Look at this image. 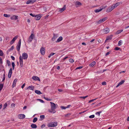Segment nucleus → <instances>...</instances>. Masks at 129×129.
<instances>
[{
    "label": "nucleus",
    "mask_w": 129,
    "mask_h": 129,
    "mask_svg": "<svg viewBox=\"0 0 129 129\" xmlns=\"http://www.w3.org/2000/svg\"><path fill=\"white\" fill-rule=\"evenodd\" d=\"M114 9L112 6L111 5L106 10V12L109 13L111 12Z\"/></svg>",
    "instance_id": "nucleus-7"
},
{
    "label": "nucleus",
    "mask_w": 129,
    "mask_h": 129,
    "mask_svg": "<svg viewBox=\"0 0 129 129\" xmlns=\"http://www.w3.org/2000/svg\"><path fill=\"white\" fill-rule=\"evenodd\" d=\"M111 38L110 37H109L107 38L106 39L105 41H106V40H111Z\"/></svg>",
    "instance_id": "nucleus-47"
},
{
    "label": "nucleus",
    "mask_w": 129,
    "mask_h": 129,
    "mask_svg": "<svg viewBox=\"0 0 129 129\" xmlns=\"http://www.w3.org/2000/svg\"><path fill=\"white\" fill-rule=\"evenodd\" d=\"M75 5L76 7H78L81 5L82 4L80 2L77 1L75 3Z\"/></svg>",
    "instance_id": "nucleus-21"
},
{
    "label": "nucleus",
    "mask_w": 129,
    "mask_h": 129,
    "mask_svg": "<svg viewBox=\"0 0 129 129\" xmlns=\"http://www.w3.org/2000/svg\"><path fill=\"white\" fill-rule=\"evenodd\" d=\"M34 88V86H29L27 88V89H29L30 90H33Z\"/></svg>",
    "instance_id": "nucleus-25"
},
{
    "label": "nucleus",
    "mask_w": 129,
    "mask_h": 129,
    "mask_svg": "<svg viewBox=\"0 0 129 129\" xmlns=\"http://www.w3.org/2000/svg\"><path fill=\"white\" fill-rule=\"evenodd\" d=\"M19 62L21 67H22L23 65V60L21 56L19 57Z\"/></svg>",
    "instance_id": "nucleus-9"
},
{
    "label": "nucleus",
    "mask_w": 129,
    "mask_h": 129,
    "mask_svg": "<svg viewBox=\"0 0 129 129\" xmlns=\"http://www.w3.org/2000/svg\"><path fill=\"white\" fill-rule=\"evenodd\" d=\"M18 36H16L12 40V41L10 42V44L11 45L13 44L15 41L17 39Z\"/></svg>",
    "instance_id": "nucleus-13"
},
{
    "label": "nucleus",
    "mask_w": 129,
    "mask_h": 129,
    "mask_svg": "<svg viewBox=\"0 0 129 129\" xmlns=\"http://www.w3.org/2000/svg\"><path fill=\"white\" fill-rule=\"evenodd\" d=\"M94 115H92L90 116L89 117L90 118H93L94 117Z\"/></svg>",
    "instance_id": "nucleus-42"
},
{
    "label": "nucleus",
    "mask_w": 129,
    "mask_h": 129,
    "mask_svg": "<svg viewBox=\"0 0 129 129\" xmlns=\"http://www.w3.org/2000/svg\"><path fill=\"white\" fill-rule=\"evenodd\" d=\"M71 106L70 105H69L67 106L66 107L67 108H69Z\"/></svg>",
    "instance_id": "nucleus-63"
},
{
    "label": "nucleus",
    "mask_w": 129,
    "mask_h": 129,
    "mask_svg": "<svg viewBox=\"0 0 129 129\" xmlns=\"http://www.w3.org/2000/svg\"><path fill=\"white\" fill-rule=\"evenodd\" d=\"M34 37V35L33 34H32L29 38L28 41L29 42H31L32 41L33 38Z\"/></svg>",
    "instance_id": "nucleus-10"
},
{
    "label": "nucleus",
    "mask_w": 129,
    "mask_h": 129,
    "mask_svg": "<svg viewBox=\"0 0 129 129\" xmlns=\"http://www.w3.org/2000/svg\"><path fill=\"white\" fill-rule=\"evenodd\" d=\"M122 41L121 40H120L118 42V46H120L122 45Z\"/></svg>",
    "instance_id": "nucleus-31"
},
{
    "label": "nucleus",
    "mask_w": 129,
    "mask_h": 129,
    "mask_svg": "<svg viewBox=\"0 0 129 129\" xmlns=\"http://www.w3.org/2000/svg\"><path fill=\"white\" fill-rule=\"evenodd\" d=\"M12 67L13 70H14L15 68V63L14 62H12Z\"/></svg>",
    "instance_id": "nucleus-36"
},
{
    "label": "nucleus",
    "mask_w": 129,
    "mask_h": 129,
    "mask_svg": "<svg viewBox=\"0 0 129 129\" xmlns=\"http://www.w3.org/2000/svg\"><path fill=\"white\" fill-rule=\"evenodd\" d=\"M0 63L2 64L3 63V61L1 57H0Z\"/></svg>",
    "instance_id": "nucleus-52"
},
{
    "label": "nucleus",
    "mask_w": 129,
    "mask_h": 129,
    "mask_svg": "<svg viewBox=\"0 0 129 129\" xmlns=\"http://www.w3.org/2000/svg\"><path fill=\"white\" fill-rule=\"evenodd\" d=\"M120 5V3L117 2L115 4H114L112 5L114 9L116 8L117 6L119 5Z\"/></svg>",
    "instance_id": "nucleus-18"
},
{
    "label": "nucleus",
    "mask_w": 129,
    "mask_h": 129,
    "mask_svg": "<svg viewBox=\"0 0 129 129\" xmlns=\"http://www.w3.org/2000/svg\"><path fill=\"white\" fill-rule=\"evenodd\" d=\"M68 56H66L63 59V60H64L65 59L68 58Z\"/></svg>",
    "instance_id": "nucleus-62"
},
{
    "label": "nucleus",
    "mask_w": 129,
    "mask_h": 129,
    "mask_svg": "<svg viewBox=\"0 0 129 129\" xmlns=\"http://www.w3.org/2000/svg\"><path fill=\"white\" fill-rule=\"evenodd\" d=\"M125 72V71H123L120 72L119 73L120 74H121L122 73H124Z\"/></svg>",
    "instance_id": "nucleus-58"
},
{
    "label": "nucleus",
    "mask_w": 129,
    "mask_h": 129,
    "mask_svg": "<svg viewBox=\"0 0 129 129\" xmlns=\"http://www.w3.org/2000/svg\"><path fill=\"white\" fill-rule=\"evenodd\" d=\"M82 67L80 66L77 67L76 68V69H82Z\"/></svg>",
    "instance_id": "nucleus-46"
},
{
    "label": "nucleus",
    "mask_w": 129,
    "mask_h": 129,
    "mask_svg": "<svg viewBox=\"0 0 129 129\" xmlns=\"http://www.w3.org/2000/svg\"><path fill=\"white\" fill-rule=\"evenodd\" d=\"M107 6H105L103 7L102 8H101L100 9L95 10H94V12L95 13L99 12H100L103 9H105L107 7Z\"/></svg>",
    "instance_id": "nucleus-11"
},
{
    "label": "nucleus",
    "mask_w": 129,
    "mask_h": 129,
    "mask_svg": "<svg viewBox=\"0 0 129 129\" xmlns=\"http://www.w3.org/2000/svg\"><path fill=\"white\" fill-rule=\"evenodd\" d=\"M38 100L39 101L41 102L42 103H44V101L43 100H42L41 99H38Z\"/></svg>",
    "instance_id": "nucleus-50"
},
{
    "label": "nucleus",
    "mask_w": 129,
    "mask_h": 129,
    "mask_svg": "<svg viewBox=\"0 0 129 129\" xmlns=\"http://www.w3.org/2000/svg\"><path fill=\"white\" fill-rule=\"evenodd\" d=\"M7 106V103H5L3 106V109L5 108Z\"/></svg>",
    "instance_id": "nucleus-34"
},
{
    "label": "nucleus",
    "mask_w": 129,
    "mask_h": 129,
    "mask_svg": "<svg viewBox=\"0 0 129 129\" xmlns=\"http://www.w3.org/2000/svg\"><path fill=\"white\" fill-rule=\"evenodd\" d=\"M124 82H125V81L124 80H122L116 86V87H118V86H119L121 85Z\"/></svg>",
    "instance_id": "nucleus-23"
},
{
    "label": "nucleus",
    "mask_w": 129,
    "mask_h": 129,
    "mask_svg": "<svg viewBox=\"0 0 129 129\" xmlns=\"http://www.w3.org/2000/svg\"><path fill=\"white\" fill-rule=\"evenodd\" d=\"M25 85V83L24 84L21 86V88H23Z\"/></svg>",
    "instance_id": "nucleus-55"
},
{
    "label": "nucleus",
    "mask_w": 129,
    "mask_h": 129,
    "mask_svg": "<svg viewBox=\"0 0 129 129\" xmlns=\"http://www.w3.org/2000/svg\"><path fill=\"white\" fill-rule=\"evenodd\" d=\"M120 49V48H119L118 47H116V48H115V50H118Z\"/></svg>",
    "instance_id": "nucleus-45"
},
{
    "label": "nucleus",
    "mask_w": 129,
    "mask_h": 129,
    "mask_svg": "<svg viewBox=\"0 0 129 129\" xmlns=\"http://www.w3.org/2000/svg\"><path fill=\"white\" fill-rule=\"evenodd\" d=\"M50 103L51 104V110H49L48 111L51 113H55L56 111L55 110L56 109V107H57V104H56L52 102H50Z\"/></svg>",
    "instance_id": "nucleus-1"
},
{
    "label": "nucleus",
    "mask_w": 129,
    "mask_h": 129,
    "mask_svg": "<svg viewBox=\"0 0 129 129\" xmlns=\"http://www.w3.org/2000/svg\"><path fill=\"white\" fill-rule=\"evenodd\" d=\"M14 47L13 46H11V48H10V50H13L14 49Z\"/></svg>",
    "instance_id": "nucleus-54"
},
{
    "label": "nucleus",
    "mask_w": 129,
    "mask_h": 129,
    "mask_svg": "<svg viewBox=\"0 0 129 129\" xmlns=\"http://www.w3.org/2000/svg\"><path fill=\"white\" fill-rule=\"evenodd\" d=\"M61 109H65L67 108L66 107L64 106H61Z\"/></svg>",
    "instance_id": "nucleus-41"
},
{
    "label": "nucleus",
    "mask_w": 129,
    "mask_h": 129,
    "mask_svg": "<svg viewBox=\"0 0 129 129\" xmlns=\"http://www.w3.org/2000/svg\"><path fill=\"white\" fill-rule=\"evenodd\" d=\"M60 67L59 66H58L57 67V69L58 70H59L60 69Z\"/></svg>",
    "instance_id": "nucleus-64"
},
{
    "label": "nucleus",
    "mask_w": 129,
    "mask_h": 129,
    "mask_svg": "<svg viewBox=\"0 0 129 129\" xmlns=\"http://www.w3.org/2000/svg\"><path fill=\"white\" fill-rule=\"evenodd\" d=\"M58 37V35L57 34H54V36L52 39V41H54Z\"/></svg>",
    "instance_id": "nucleus-17"
},
{
    "label": "nucleus",
    "mask_w": 129,
    "mask_h": 129,
    "mask_svg": "<svg viewBox=\"0 0 129 129\" xmlns=\"http://www.w3.org/2000/svg\"><path fill=\"white\" fill-rule=\"evenodd\" d=\"M18 16H17L13 15L11 17V19L13 20H16L18 19Z\"/></svg>",
    "instance_id": "nucleus-16"
},
{
    "label": "nucleus",
    "mask_w": 129,
    "mask_h": 129,
    "mask_svg": "<svg viewBox=\"0 0 129 129\" xmlns=\"http://www.w3.org/2000/svg\"><path fill=\"white\" fill-rule=\"evenodd\" d=\"M28 57V55L26 53H24L22 54V59H27Z\"/></svg>",
    "instance_id": "nucleus-6"
},
{
    "label": "nucleus",
    "mask_w": 129,
    "mask_h": 129,
    "mask_svg": "<svg viewBox=\"0 0 129 129\" xmlns=\"http://www.w3.org/2000/svg\"><path fill=\"white\" fill-rule=\"evenodd\" d=\"M69 61L71 63L73 62H74V60L73 59L70 58L69 60Z\"/></svg>",
    "instance_id": "nucleus-38"
},
{
    "label": "nucleus",
    "mask_w": 129,
    "mask_h": 129,
    "mask_svg": "<svg viewBox=\"0 0 129 129\" xmlns=\"http://www.w3.org/2000/svg\"><path fill=\"white\" fill-rule=\"evenodd\" d=\"M57 125V122H50L48 124L47 126L49 127H55Z\"/></svg>",
    "instance_id": "nucleus-2"
},
{
    "label": "nucleus",
    "mask_w": 129,
    "mask_h": 129,
    "mask_svg": "<svg viewBox=\"0 0 129 129\" xmlns=\"http://www.w3.org/2000/svg\"><path fill=\"white\" fill-rule=\"evenodd\" d=\"M25 115L23 114H19L18 115V118L20 119H23L25 117Z\"/></svg>",
    "instance_id": "nucleus-12"
},
{
    "label": "nucleus",
    "mask_w": 129,
    "mask_h": 129,
    "mask_svg": "<svg viewBox=\"0 0 129 129\" xmlns=\"http://www.w3.org/2000/svg\"><path fill=\"white\" fill-rule=\"evenodd\" d=\"M108 19V18L107 17H104L102 19H101L97 21V23L98 24H100L103 22H104L106 20H107Z\"/></svg>",
    "instance_id": "nucleus-5"
},
{
    "label": "nucleus",
    "mask_w": 129,
    "mask_h": 129,
    "mask_svg": "<svg viewBox=\"0 0 129 129\" xmlns=\"http://www.w3.org/2000/svg\"><path fill=\"white\" fill-rule=\"evenodd\" d=\"M12 68H11L9 72V78H10L11 77L12 73Z\"/></svg>",
    "instance_id": "nucleus-19"
},
{
    "label": "nucleus",
    "mask_w": 129,
    "mask_h": 129,
    "mask_svg": "<svg viewBox=\"0 0 129 129\" xmlns=\"http://www.w3.org/2000/svg\"><path fill=\"white\" fill-rule=\"evenodd\" d=\"M40 117L42 120L43 119L45 118V116L44 115H40Z\"/></svg>",
    "instance_id": "nucleus-37"
},
{
    "label": "nucleus",
    "mask_w": 129,
    "mask_h": 129,
    "mask_svg": "<svg viewBox=\"0 0 129 129\" xmlns=\"http://www.w3.org/2000/svg\"><path fill=\"white\" fill-rule=\"evenodd\" d=\"M31 126V127L33 128H36L37 127V126L35 124H32Z\"/></svg>",
    "instance_id": "nucleus-28"
},
{
    "label": "nucleus",
    "mask_w": 129,
    "mask_h": 129,
    "mask_svg": "<svg viewBox=\"0 0 129 129\" xmlns=\"http://www.w3.org/2000/svg\"><path fill=\"white\" fill-rule=\"evenodd\" d=\"M37 120V118L36 117H35L34 118L33 120V122L34 123L36 122Z\"/></svg>",
    "instance_id": "nucleus-33"
},
{
    "label": "nucleus",
    "mask_w": 129,
    "mask_h": 129,
    "mask_svg": "<svg viewBox=\"0 0 129 129\" xmlns=\"http://www.w3.org/2000/svg\"><path fill=\"white\" fill-rule=\"evenodd\" d=\"M41 18V17L39 15H37L35 16V19L36 20H39Z\"/></svg>",
    "instance_id": "nucleus-20"
},
{
    "label": "nucleus",
    "mask_w": 129,
    "mask_h": 129,
    "mask_svg": "<svg viewBox=\"0 0 129 129\" xmlns=\"http://www.w3.org/2000/svg\"><path fill=\"white\" fill-rule=\"evenodd\" d=\"M88 97V96L87 95V96H82V97H80V98H83V99H85V98H87V97Z\"/></svg>",
    "instance_id": "nucleus-44"
},
{
    "label": "nucleus",
    "mask_w": 129,
    "mask_h": 129,
    "mask_svg": "<svg viewBox=\"0 0 129 129\" xmlns=\"http://www.w3.org/2000/svg\"><path fill=\"white\" fill-rule=\"evenodd\" d=\"M66 5H64L63 7L61 9H60L59 12H61L64 10L66 9Z\"/></svg>",
    "instance_id": "nucleus-22"
},
{
    "label": "nucleus",
    "mask_w": 129,
    "mask_h": 129,
    "mask_svg": "<svg viewBox=\"0 0 129 129\" xmlns=\"http://www.w3.org/2000/svg\"><path fill=\"white\" fill-rule=\"evenodd\" d=\"M40 51L42 55H43L45 54V49L44 48L42 47L40 49Z\"/></svg>",
    "instance_id": "nucleus-8"
},
{
    "label": "nucleus",
    "mask_w": 129,
    "mask_h": 129,
    "mask_svg": "<svg viewBox=\"0 0 129 129\" xmlns=\"http://www.w3.org/2000/svg\"><path fill=\"white\" fill-rule=\"evenodd\" d=\"M3 85L2 84H0V91L2 90V89L3 87Z\"/></svg>",
    "instance_id": "nucleus-39"
},
{
    "label": "nucleus",
    "mask_w": 129,
    "mask_h": 129,
    "mask_svg": "<svg viewBox=\"0 0 129 129\" xmlns=\"http://www.w3.org/2000/svg\"><path fill=\"white\" fill-rule=\"evenodd\" d=\"M36 0H29L27 1L26 2V4H28L30 3H33L35 2Z\"/></svg>",
    "instance_id": "nucleus-14"
},
{
    "label": "nucleus",
    "mask_w": 129,
    "mask_h": 129,
    "mask_svg": "<svg viewBox=\"0 0 129 129\" xmlns=\"http://www.w3.org/2000/svg\"><path fill=\"white\" fill-rule=\"evenodd\" d=\"M30 16H33V17H35V15L33 14L32 13H31L30 14Z\"/></svg>",
    "instance_id": "nucleus-53"
},
{
    "label": "nucleus",
    "mask_w": 129,
    "mask_h": 129,
    "mask_svg": "<svg viewBox=\"0 0 129 129\" xmlns=\"http://www.w3.org/2000/svg\"><path fill=\"white\" fill-rule=\"evenodd\" d=\"M109 31V28H106L101 30V32L104 34L108 33Z\"/></svg>",
    "instance_id": "nucleus-3"
},
{
    "label": "nucleus",
    "mask_w": 129,
    "mask_h": 129,
    "mask_svg": "<svg viewBox=\"0 0 129 129\" xmlns=\"http://www.w3.org/2000/svg\"><path fill=\"white\" fill-rule=\"evenodd\" d=\"M4 17H8V15L7 14H4Z\"/></svg>",
    "instance_id": "nucleus-57"
},
{
    "label": "nucleus",
    "mask_w": 129,
    "mask_h": 129,
    "mask_svg": "<svg viewBox=\"0 0 129 129\" xmlns=\"http://www.w3.org/2000/svg\"><path fill=\"white\" fill-rule=\"evenodd\" d=\"M15 105V104L13 103H12L11 105V106L12 107H14Z\"/></svg>",
    "instance_id": "nucleus-59"
},
{
    "label": "nucleus",
    "mask_w": 129,
    "mask_h": 129,
    "mask_svg": "<svg viewBox=\"0 0 129 129\" xmlns=\"http://www.w3.org/2000/svg\"><path fill=\"white\" fill-rule=\"evenodd\" d=\"M102 85H106V83L105 82H104L102 83Z\"/></svg>",
    "instance_id": "nucleus-51"
},
{
    "label": "nucleus",
    "mask_w": 129,
    "mask_h": 129,
    "mask_svg": "<svg viewBox=\"0 0 129 129\" xmlns=\"http://www.w3.org/2000/svg\"><path fill=\"white\" fill-rule=\"evenodd\" d=\"M55 54V53H51V54H50V56H53V55H54V54Z\"/></svg>",
    "instance_id": "nucleus-56"
},
{
    "label": "nucleus",
    "mask_w": 129,
    "mask_h": 129,
    "mask_svg": "<svg viewBox=\"0 0 129 129\" xmlns=\"http://www.w3.org/2000/svg\"><path fill=\"white\" fill-rule=\"evenodd\" d=\"M3 53L2 51L0 49V56H2L3 55Z\"/></svg>",
    "instance_id": "nucleus-35"
},
{
    "label": "nucleus",
    "mask_w": 129,
    "mask_h": 129,
    "mask_svg": "<svg viewBox=\"0 0 129 129\" xmlns=\"http://www.w3.org/2000/svg\"><path fill=\"white\" fill-rule=\"evenodd\" d=\"M35 92L36 93L38 94H42L40 91L38 90H35Z\"/></svg>",
    "instance_id": "nucleus-26"
},
{
    "label": "nucleus",
    "mask_w": 129,
    "mask_h": 129,
    "mask_svg": "<svg viewBox=\"0 0 129 129\" xmlns=\"http://www.w3.org/2000/svg\"><path fill=\"white\" fill-rule=\"evenodd\" d=\"M62 37L61 36H60L57 39V40L56 41V42L57 43L60 42L62 40Z\"/></svg>",
    "instance_id": "nucleus-24"
},
{
    "label": "nucleus",
    "mask_w": 129,
    "mask_h": 129,
    "mask_svg": "<svg viewBox=\"0 0 129 129\" xmlns=\"http://www.w3.org/2000/svg\"><path fill=\"white\" fill-rule=\"evenodd\" d=\"M21 40L20 39L19 40L18 44L16 46V49L18 51H19L20 50L21 47Z\"/></svg>",
    "instance_id": "nucleus-4"
},
{
    "label": "nucleus",
    "mask_w": 129,
    "mask_h": 129,
    "mask_svg": "<svg viewBox=\"0 0 129 129\" xmlns=\"http://www.w3.org/2000/svg\"><path fill=\"white\" fill-rule=\"evenodd\" d=\"M96 98L95 99H92L91 100H90L89 101L88 103H90L91 102H93V101H94L95 100H96Z\"/></svg>",
    "instance_id": "nucleus-43"
},
{
    "label": "nucleus",
    "mask_w": 129,
    "mask_h": 129,
    "mask_svg": "<svg viewBox=\"0 0 129 129\" xmlns=\"http://www.w3.org/2000/svg\"><path fill=\"white\" fill-rule=\"evenodd\" d=\"M44 98L48 101H50L51 100L50 99H48L46 97H44Z\"/></svg>",
    "instance_id": "nucleus-49"
},
{
    "label": "nucleus",
    "mask_w": 129,
    "mask_h": 129,
    "mask_svg": "<svg viewBox=\"0 0 129 129\" xmlns=\"http://www.w3.org/2000/svg\"><path fill=\"white\" fill-rule=\"evenodd\" d=\"M32 79L36 81H40V79L39 78L36 76H33L32 77Z\"/></svg>",
    "instance_id": "nucleus-15"
},
{
    "label": "nucleus",
    "mask_w": 129,
    "mask_h": 129,
    "mask_svg": "<svg viewBox=\"0 0 129 129\" xmlns=\"http://www.w3.org/2000/svg\"><path fill=\"white\" fill-rule=\"evenodd\" d=\"M11 57L12 59L13 60H15V58L13 56H11Z\"/></svg>",
    "instance_id": "nucleus-48"
},
{
    "label": "nucleus",
    "mask_w": 129,
    "mask_h": 129,
    "mask_svg": "<svg viewBox=\"0 0 129 129\" xmlns=\"http://www.w3.org/2000/svg\"><path fill=\"white\" fill-rule=\"evenodd\" d=\"M71 113H68L67 114H66L65 115V117H69L71 115Z\"/></svg>",
    "instance_id": "nucleus-40"
},
{
    "label": "nucleus",
    "mask_w": 129,
    "mask_h": 129,
    "mask_svg": "<svg viewBox=\"0 0 129 129\" xmlns=\"http://www.w3.org/2000/svg\"><path fill=\"white\" fill-rule=\"evenodd\" d=\"M110 52H108L106 53V55L107 56V55H108V54H110Z\"/></svg>",
    "instance_id": "nucleus-60"
},
{
    "label": "nucleus",
    "mask_w": 129,
    "mask_h": 129,
    "mask_svg": "<svg viewBox=\"0 0 129 129\" xmlns=\"http://www.w3.org/2000/svg\"><path fill=\"white\" fill-rule=\"evenodd\" d=\"M102 113V111H99L97 112L95 114L96 115H98L99 116H100V114Z\"/></svg>",
    "instance_id": "nucleus-32"
},
{
    "label": "nucleus",
    "mask_w": 129,
    "mask_h": 129,
    "mask_svg": "<svg viewBox=\"0 0 129 129\" xmlns=\"http://www.w3.org/2000/svg\"><path fill=\"white\" fill-rule=\"evenodd\" d=\"M123 31V30L122 29V30H118L117 32H116V34H119L121 32H122Z\"/></svg>",
    "instance_id": "nucleus-30"
},
{
    "label": "nucleus",
    "mask_w": 129,
    "mask_h": 129,
    "mask_svg": "<svg viewBox=\"0 0 129 129\" xmlns=\"http://www.w3.org/2000/svg\"><path fill=\"white\" fill-rule=\"evenodd\" d=\"M95 61H93L90 64V66L92 67L95 64Z\"/></svg>",
    "instance_id": "nucleus-29"
},
{
    "label": "nucleus",
    "mask_w": 129,
    "mask_h": 129,
    "mask_svg": "<svg viewBox=\"0 0 129 129\" xmlns=\"http://www.w3.org/2000/svg\"><path fill=\"white\" fill-rule=\"evenodd\" d=\"M17 81V80L16 79H15L14 81L13 84V87L15 86L16 85V82Z\"/></svg>",
    "instance_id": "nucleus-27"
},
{
    "label": "nucleus",
    "mask_w": 129,
    "mask_h": 129,
    "mask_svg": "<svg viewBox=\"0 0 129 129\" xmlns=\"http://www.w3.org/2000/svg\"><path fill=\"white\" fill-rule=\"evenodd\" d=\"M27 108V107L26 106H24L23 107V110H25Z\"/></svg>",
    "instance_id": "nucleus-61"
}]
</instances>
